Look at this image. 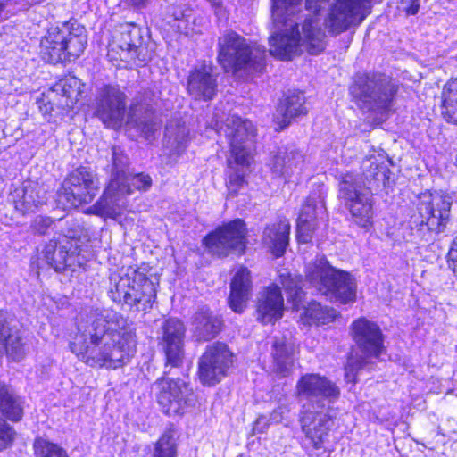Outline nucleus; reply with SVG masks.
Here are the masks:
<instances>
[{"label":"nucleus","instance_id":"obj_1","mask_svg":"<svg viewBox=\"0 0 457 457\" xmlns=\"http://www.w3.org/2000/svg\"><path fill=\"white\" fill-rule=\"evenodd\" d=\"M373 0H271V18L278 30L270 37V53L291 60L303 47L311 54L325 49L320 12L329 6L326 29L337 36L360 25L371 12Z\"/></svg>","mask_w":457,"mask_h":457},{"label":"nucleus","instance_id":"obj_2","mask_svg":"<svg viewBox=\"0 0 457 457\" xmlns=\"http://www.w3.org/2000/svg\"><path fill=\"white\" fill-rule=\"evenodd\" d=\"M71 350L90 367L118 369L137 352L134 327L122 314L109 308H90L80 314Z\"/></svg>","mask_w":457,"mask_h":457},{"label":"nucleus","instance_id":"obj_3","mask_svg":"<svg viewBox=\"0 0 457 457\" xmlns=\"http://www.w3.org/2000/svg\"><path fill=\"white\" fill-rule=\"evenodd\" d=\"M362 175L346 173L339 181V197L345 201L353 221L367 228L372 224V195L388 182L390 170L381 154L372 155L362 162Z\"/></svg>","mask_w":457,"mask_h":457},{"label":"nucleus","instance_id":"obj_4","mask_svg":"<svg viewBox=\"0 0 457 457\" xmlns=\"http://www.w3.org/2000/svg\"><path fill=\"white\" fill-rule=\"evenodd\" d=\"M221 131L230 151L227 160V187L229 195H236L243 187L246 170L253 160L256 129L249 120L233 115L226 120Z\"/></svg>","mask_w":457,"mask_h":457},{"label":"nucleus","instance_id":"obj_5","mask_svg":"<svg viewBox=\"0 0 457 457\" xmlns=\"http://www.w3.org/2000/svg\"><path fill=\"white\" fill-rule=\"evenodd\" d=\"M158 286L156 276L148 277L142 270L129 267L123 274L110 276L108 295L131 312H146L155 302Z\"/></svg>","mask_w":457,"mask_h":457},{"label":"nucleus","instance_id":"obj_6","mask_svg":"<svg viewBox=\"0 0 457 457\" xmlns=\"http://www.w3.org/2000/svg\"><path fill=\"white\" fill-rule=\"evenodd\" d=\"M264 46L251 42L232 29L218 38L219 64L225 72H261L265 67Z\"/></svg>","mask_w":457,"mask_h":457},{"label":"nucleus","instance_id":"obj_7","mask_svg":"<svg viewBox=\"0 0 457 457\" xmlns=\"http://www.w3.org/2000/svg\"><path fill=\"white\" fill-rule=\"evenodd\" d=\"M87 44L85 28L71 20L47 29L40 40L39 54L49 63L71 62L83 54Z\"/></svg>","mask_w":457,"mask_h":457},{"label":"nucleus","instance_id":"obj_8","mask_svg":"<svg viewBox=\"0 0 457 457\" xmlns=\"http://www.w3.org/2000/svg\"><path fill=\"white\" fill-rule=\"evenodd\" d=\"M306 279L321 295L340 303L355 300L353 278L340 270L332 267L326 257H317L306 268Z\"/></svg>","mask_w":457,"mask_h":457},{"label":"nucleus","instance_id":"obj_9","mask_svg":"<svg viewBox=\"0 0 457 457\" xmlns=\"http://www.w3.org/2000/svg\"><path fill=\"white\" fill-rule=\"evenodd\" d=\"M397 91L398 85L380 72L359 74L350 87L361 109L381 114L391 110Z\"/></svg>","mask_w":457,"mask_h":457},{"label":"nucleus","instance_id":"obj_10","mask_svg":"<svg viewBox=\"0 0 457 457\" xmlns=\"http://www.w3.org/2000/svg\"><path fill=\"white\" fill-rule=\"evenodd\" d=\"M107 56L118 67L145 66L153 57V51L144 37L143 29L134 23L120 26L118 34L109 44Z\"/></svg>","mask_w":457,"mask_h":457},{"label":"nucleus","instance_id":"obj_11","mask_svg":"<svg viewBox=\"0 0 457 457\" xmlns=\"http://www.w3.org/2000/svg\"><path fill=\"white\" fill-rule=\"evenodd\" d=\"M353 338L363 354L351 353L345 367V380L355 383L359 370L368 364L367 358H378L385 352L384 335L379 326L366 318H360L352 324Z\"/></svg>","mask_w":457,"mask_h":457},{"label":"nucleus","instance_id":"obj_12","mask_svg":"<svg viewBox=\"0 0 457 457\" xmlns=\"http://www.w3.org/2000/svg\"><path fill=\"white\" fill-rule=\"evenodd\" d=\"M156 398L167 415H183L196 403V395L187 382L163 376L154 382Z\"/></svg>","mask_w":457,"mask_h":457},{"label":"nucleus","instance_id":"obj_13","mask_svg":"<svg viewBox=\"0 0 457 457\" xmlns=\"http://www.w3.org/2000/svg\"><path fill=\"white\" fill-rule=\"evenodd\" d=\"M100 189L96 175L87 167L71 171L58 190V202L72 208L91 203Z\"/></svg>","mask_w":457,"mask_h":457},{"label":"nucleus","instance_id":"obj_14","mask_svg":"<svg viewBox=\"0 0 457 457\" xmlns=\"http://www.w3.org/2000/svg\"><path fill=\"white\" fill-rule=\"evenodd\" d=\"M295 392L300 400L307 402L302 407L321 410H332L331 406L341 395L334 381L318 373L303 375L296 383Z\"/></svg>","mask_w":457,"mask_h":457},{"label":"nucleus","instance_id":"obj_15","mask_svg":"<svg viewBox=\"0 0 457 457\" xmlns=\"http://www.w3.org/2000/svg\"><path fill=\"white\" fill-rule=\"evenodd\" d=\"M452 204V196L443 192H426L419 197L415 212L431 236L445 232L450 221Z\"/></svg>","mask_w":457,"mask_h":457},{"label":"nucleus","instance_id":"obj_16","mask_svg":"<svg viewBox=\"0 0 457 457\" xmlns=\"http://www.w3.org/2000/svg\"><path fill=\"white\" fill-rule=\"evenodd\" d=\"M204 243L211 253L219 257L227 256L232 251L243 253L246 245L245 223L241 219L224 223L209 233Z\"/></svg>","mask_w":457,"mask_h":457},{"label":"nucleus","instance_id":"obj_17","mask_svg":"<svg viewBox=\"0 0 457 457\" xmlns=\"http://www.w3.org/2000/svg\"><path fill=\"white\" fill-rule=\"evenodd\" d=\"M233 363V353L221 342L209 345L198 361V375L203 385L214 386L228 374Z\"/></svg>","mask_w":457,"mask_h":457},{"label":"nucleus","instance_id":"obj_18","mask_svg":"<svg viewBox=\"0 0 457 457\" xmlns=\"http://www.w3.org/2000/svg\"><path fill=\"white\" fill-rule=\"evenodd\" d=\"M94 114L106 127L119 128L125 115L126 95L119 86L103 85L95 98Z\"/></svg>","mask_w":457,"mask_h":457},{"label":"nucleus","instance_id":"obj_19","mask_svg":"<svg viewBox=\"0 0 457 457\" xmlns=\"http://www.w3.org/2000/svg\"><path fill=\"white\" fill-rule=\"evenodd\" d=\"M332 410L302 407L299 422L302 431L315 449H320L328 437L332 427Z\"/></svg>","mask_w":457,"mask_h":457},{"label":"nucleus","instance_id":"obj_20","mask_svg":"<svg viewBox=\"0 0 457 457\" xmlns=\"http://www.w3.org/2000/svg\"><path fill=\"white\" fill-rule=\"evenodd\" d=\"M184 324L178 319L170 318L162 327L159 345L166 357V365L179 367L184 359Z\"/></svg>","mask_w":457,"mask_h":457},{"label":"nucleus","instance_id":"obj_21","mask_svg":"<svg viewBox=\"0 0 457 457\" xmlns=\"http://www.w3.org/2000/svg\"><path fill=\"white\" fill-rule=\"evenodd\" d=\"M132 194L129 185L110 181L101 198L92 206L94 213L116 219L127 209L126 196Z\"/></svg>","mask_w":457,"mask_h":457},{"label":"nucleus","instance_id":"obj_22","mask_svg":"<svg viewBox=\"0 0 457 457\" xmlns=\"http://www.w3.org/2000/svg\"><path fill=\"white\" fill-rule=\"evenodd\" d=\"M167 22L176 32L190 37L201 33L204 19L196 15L189 4L176 3L168 8Z\"/></svg>","mask_w":457,"mask_h":457},{"label":"nucleus","instance_id":"obj_23","mask_svg":"<svg viewBox=\"0 0 457 457\" xmlns=\"http://www.w3.org/2000/svg\"><path fill=\"white\" fill-rule=\"evenodd\" d=\"M258 320L262 324L274 323L283 316L284 298L280 287L271 284L263 287L257 296Z\"/></svg>","mask_w":457,"mask_h":457},{"label":"nucleus","instance_id":"obj_24","mask_svg":"<svg viewBox=\"0 0 457 457\" xmlns=\"http://www.w3.org/2000/svg\"><path fill=\"white\" fill-rule=\"evenodd\" d=\"M42 254L46 262L56 271H62L67 266L75 264L82 266L86 262L84 254H78V248L62 244L55 238L45 245Z\"/></svg>","mask_w":457,"mask_h":457},{"label":"nucleus","instance_id":"obj_25","mask_svg":"<svg viewBox=\"0 0 457 457\" xmlns=\"http://www.w3.org/2000/svg\"><path fill=\"white\" fill-rule=\"evenodd\" d=\"M82 83L76 77H68L56 82L48 93V104L54 108L69 112L82 94Z\"/></svg>","mask_w":457,"mask_h":457},{"label":"nucleus","instance_id":"obj_26","mask_svg":"<svg viewBox=\"0 0 457 457\" xmlns=\"http://www.w3.org/2000/svg\"><path fill=\"white\" fill-rule=\"evenodd\" d=\"M0 345L4 348L7 359L14 362L21 361L29 350L24 333L16 326L4 322L1 319Z\"/></svg>","mask_w":457,"mask_h":457},{"label":"nucleus","instance_id":"obj_27","mask_svg":"<svg viewBox=\"0 0 457 457\" xmlns=\"http://www.w3.org/2000/svg\"><path fill=\"white\" fill-rule=\"evenodd\" d=\"M211 64L203 63L191 71L187 90L195 99L211 100L217 92V80Z\"/></svg>","mask_w":457,"mask_h":457},{"label":"nucleus","instance_id":"obj_28","mask_svg":"<svg viewBox=\"0 0 457 457\" xmlns=\"http://www.w3.org/2000/svg\"><path fill=\"white\" fill-rule=\"evenodd\" d=\"M303 162L304 156L300 151L294 146H287L278 148L269 165L274 176L287 179L302 171Z\"/></svg>","mask_w":457,"mask_h":457},{"label":"nucleus","instance_id":"obj_29","mask_svg":"<svg viewBox=\"0 0 457 457\" xmlns=\"http://www.w3.org/2000/svg\"><path fill=\"white\" fill-rule=\"evenodd\" d=\"M252 287L249 270L243 266L238 267L231 279L228 297L229 306L235 312L241 313L244 312L251 295Z\"/></svg>","mask_w":457,"mask_h":457},{"label":"nucleus","instance_id":"obj_30","mask_svg":"<svg viewBox=\"0 0 457 457\" xmlns=\"http://www.w3.org/2000/svg\"><path fill=\"white\" fill-rule=\"evenodd\" d=\"M304 103L305 96L303 92L288 91L285 95L277 107L275 116L280 129L288 126L294 119L307 113Z\"/></svg>","mask_w":457,"mask_h":457},{"label":"nucleus","instance_id":"obj_31","mask_svg":"<svg viewBox=\"0 0 457 457\" xmlns=\"http://www.w3.org/2000/svg\"><path fill=\"white\" fill-rule=\"evenodd\" d=\"M290 223L287 219L268 225L262 234V243L270 250L272 254L281 257L289 242Z\"/></svg>","mask_w":457,"mask_h":457},{"label":"nucleus","instance_id":"obj_32","mask_svg":"<svg viewBox=\"0 0 457 457\" xmlns=\"http://www.w3.org/2000/svg\"><path fill=\"white\" fill-rule=\"evenodd\" d=\"M24 401L13 388L0 380V412L7 420L17 422L23 416Z\"/></svg>","mask_w":457,"mask_h":457},{"label":"nucleus","instance_id":"obj_33","mask_svg":"<svg viewBox=\"0 0 457 457\" xmlns=\"http://www.w3.org/2000/svg\"><path fill=\"white\" fill-rule=\"evenodd\" d=\"M193 327L198 340L208 341L220 331L221 320L213 316L207 307H202L195 314Z\"/></svg>","mask_w":457,"mask_h":457},{"label":"nucleus","instance_id":"obj_34","mask_svg":"<svg viewBox=\"0 0 457 457\" xmlns=\"http://www.w3.org/2000/svg\"><path fill=\"white\" fill-rule=\"evenodd\" d=\"M399 237L407 243L419 244L422 241H429L432 236L423 224V220L416 212L410 217L408 221L403 222L398 229Z\"/></svg>","mask_w":457,"mask_h":457},{"label":"nucleus","instance_id":"obj_35","mask_svg":"<svg viewBox=\"0 0 457 457\" xmlns=\"http://www.w3.org/2000/svg\"><path fill=\"white\" fill-rule=\"evenodd\" d=\"M166 147L170 154L176 157L185 152L189 142V129L183 123L174 125L172 122L166 126Z\"/></svg>","mask_w":457,"mask_h":457},{"label":"nucleus","instance_id":"obj_36","mask_svg":"<svg viewBox=\"0 0 457 457\" xmlns=\"http://www.w3.org/2000/svg\"><path fill=\"white\" fill-rule=\"evenodd\" d=\"M13 200L14 208L22 215L35 212L41 205L45 204L46 199L39 189L35 187H25L21 191H15Z\"/></svg>","mask_w":457,"mask_h":457},{"label":"nucleus","instance_id":"obj_37","mask_svg":"<svg viewBox=\"0 0 457 457\" xmlns=\"http://www.w3.org/2000/svg\"><path fill=\"white\" fill-rule=\"evenodd\" d=\"M272 348L274 369L277 373L286 377L293 365V345L285 337H275Z\"/></svg>","mask_w":457,"mask_h":457},{"label":"nucleus","instance_id":"obj_38","mask_svg":"<svg viewBox=\"0 0 457 457\" xmlns=\"http://www.w3.org/2000/svg\"><path fill=\"white\" fill-rule=\"evenodd\" d=\"M443 114L446 121L457 125V77L443 88Z\"/></svg>","mask_w":457,"mask_h":457},{"label":"nucleus","instance_id":"obj_39","mask_svg":"<svg viewBox=\"0 0 457 457\" xmlns=\"http://www.w3.org/2000/svg\"><path fill=\"white\" fill-rule=\"evenodd\" d=\"M84 228L80 222L77 220L71 219L66 220V228L62 233L56 238L62 244L67 245H72V247L78 248V254H83V245L85 240L82 238Z\"/></svg>","mask_w":457,"mask_h":457},{"label":"nucleus","instance_id":"obj_40","mask_svg":"<svg viewBox=\"0 0 457 457\" xmlns=\"http://www.w3.org/2000/svg\"><path fill=\"white\" fill-rule=\"evenodd\" d=\"M173 428H167L155 442L152 457H178V444Z\"/></svg>","mask_w":457,"mask_h":457},{"label":"nucleus","instance_id":"obj_41","mask_svg":"<svg viewBox=\"0 0 457 457\" xmlns=\"http://www.w3.org/2000/svg\"><path fill=\"white\" fill-rule=\"evenodd\" d=\"M128 167L129 157L120 147H112L110 181L115 180L118 183H121L120 181L129 174Z\"/></svg>","mask_w":457,"mask_h":457},{"label":"nucleus","instance_id":"obj_42","mask_svg":"<svg viewBox=\"0 0 457 457\" xmlns=\"http://www.w3.org/2000/svg\"><path fill=\"white\" fill-rule=\"evenodd\" d=\"M281 284L288 295V299L297 305L302 301L303 280L300 276L291 273L280 274Z\"/></svg>","mask_w":457,"mask_h":457},{"label":"nucleus","instance_id":"obj_43","mask_svg":"<svg viewBox=\"0 0 457 457\" xmlns=\"http://www.w3.org/2000/svg\"><path fill=\"white\" fill-rule=\"evenodd\" d=\"M306 315L318 324H327L333 321L337 317V311L333 308L322 306L320 303L312 302L305 311Z\"/></svg>","mask_w":457,"mask_h":457},{"label":"nucleus","instance_id":"obj_44","mask_svg":"<svg viewBox=\"0 0 457 457\" xmlns=\"http://www.w3.org/2000/svg\"><path fill=\"white\" fill-rule=\"evenodd\" d=\"M34 448L37 457H69L62 447L42 438L35 441Z\"/></svg>","mask_w":457,"mask_h":457},{"label":"nucleus","instance_id":"obj_45","mask_svg":"<svg viewBox=\"0 0 457 457\" xmlns=\"http://www.w3.org/2000/svg\"><path fill=\"white\" fill-rule=\"evenodd\" d=\"M316 229V220H308L307 217H298L297 220V240L299 243H309Z\"/></svg>","mask_w":457,"mask_h":457},{"label":"nucleus","instance_id":"obj_46","mask_svg":"<svg viewBox=\"0 0 457 457\" xmlns=\"http://www.w3.org/2000/svg\"><path fill=\"white\" fill-rule=\"evenodd\" d=\"M120 182L129 185L132 192L134 189L147 190L152 185V179L145 173L130 174L129 173Z\"/></svg>","mask_w":457,"mask_h":457},{"label":"nucleus","instance_id":"obj_47","mask_svg":"<svg viewBox=\"0 0 457 457\" xmlns=\"http://www.w3.org/2000/svg\"><path fill=\"white\" fill-rule=\"evenodd\" d=\"M15 431L12 426L0 418V451L7 448L12 443Z\"/></svg>","mask_w":457,"mask_h":457},{"label":"nucleus","instance_id":"obj_48","mask_svg":"<svg viewBox=\"0 0 457 457\" xmlns=\"http://www.w3.org/2000/svg\"><path fill=\"white\" fill-rule=\"evenodd\" d=\"M323 204L317 205L312 198H308L303 205L299 217H307L308 220H316L318 212H323Z\"/></svg>","mask_w":457,"mask_h":457},{"label":"nucleus","instance_id":"obj_49","mask_svg":"<svg viewBox=\"0 0 457 457\" xmlns=\"http://www.w3.org/2000/svg\"><path fill=\"white\" fill-rule=\"evenodd\" d=\"M138 129L148 139L155 131L161 128V123L155 117H145L137 123Z\"/></svg>","mask_w":457,"mask_h":457},{"label":"nucleus","instance_id":"obj_50","mask_svg":"<svg viewBox=\"0 0 457 457\" xmlns=\"http://www.w3.org/2000/svg\"><path fill=\"white\" fill-rule=\"evenodd\" d=\"M54 224V220L46 216H37L31 225L34 232L45 235Z\"/></svg>","mask_w":457,"mask_h":457},{"label":"nucleus","instance_id":"obj_51","mask_svg":"<svg viewBox=\"0 0 457 457\" xmlns=\"http://www.w3.org/2000/svg\"><path fill=\"white\" fill-rule=\"evenodd\" d=\"M447 262L450 270L457 278V236L453 240L448 251Z\"/></svg>","mask_w":457,"mask_h":457},{"label":"nucleus","instance_id":"obj_52","mask_svg":"<svg viewBox=\"0 0 457 457\" xmlns=\"http://www.w3.org/2000/svg\"><path fill=\"white\" fill-rule=\"evenodd\" d=\"M270 422V418L268 419L264 415H260L253 423V432L254 434L264 433L269 428Z\"/></svg>","mask_w":457,"mask_h":457},{"label":"nucleus","instance_id":"obj_53","mask_svg":"<svg viewBox=\"0 0 457 457\" xmlns=\"http://www.w3.org/2000/svg\"><path fill=\"white\" fill-rule=\"evenodd\" d=\"M289 409L286 405H280L270 413V420L274 423L281 422L287 414H288Z\"/></svg>","mask_w":457,"mask_h":457},{"label":"nucleus","instance_id":"obj_54","mask_svg":"<svg viewBox=\"0 0 457 457\" xmlns=\"http://www.w3.org/2000/svg\"><path fill=\"white\" fill-rule=\"evenodd\" d=\"M404 9L408 15H415L420 10V0H409V4Z\"/></svg>","mask_w":457,"mask_h":457},{"label":"nucleus","instance_id":"obj_55","mask_svg":"<svg viewBox=\"0 0 457 457\" xmlns=\"http://www.w3.org/2000/svg\"><path fill=\"white\" fill-rule=\"evenodd\" d=\"M212 7L213 8L214 10V13L217 15V16H222L223 13H224V9H223V5H222V1L221 0H207Z\"/></svg>","mask_w":457,"mask_h":457},{"label":"nucleus","instance_id":"obj_56","mask_svg":"<svg viewBox=\"0 0 457 457\" xmlns=\"http://www.w3.org/2000/svg\"><path fill=\"white\" fill-rule=\"evenodd\" d=\"M151 0H127V2L137 9L145 8Z\"/></svg>","mask_w":457,"mask_h":457},{"label":"nucleus","instance_id":"obj_57","mask_svg":"<svg viewBox=\"0 0 457 457\" xmlns=\"http://www.w3.org/2000/svg\"><path fill=\"white\" fill-rule=\"evenodd\" d=\"M49 105H51V104H49ZM39 109L41 110V112H44V109H43V107H42V106H39ZM48 111H49V112H52L53 110H51V106H49V108H48V107L46 105L45 112H47Z\"/></svg>","mask_w":457,"mask_h":457},{"label":"nucleus","instance_id":"obj_58","mask_svg":"<svg viewBox=\"0 0 457 457\" xmlns=\"http://www.w3.org/2000/svg\"><path fill=\"white\" fill-rule=\"evenodd\" d=\"M49 105H51V104H49ZM39 109L41 110V112H44V109H43V107H42V106H39ZM48 111H49V112H52L53 110H51V106H49V108H48V107L46 105L45 112H47Z\"/></svg>","mask_w":457,"mask_h":457},{"label":"nucleus","instance_id":"obj_59","mask_svg":"<svg viewBox=\"0 0 457 457\" xmlns=\"http://www.w3.org/2000/svg\"><path fill=\"white\" fill-rule=\"evenodd\" d=\"M49 105H51V104H49ZM39 109L41 110V112H44V109H43V107H42V106H39ZM48 111H49V112H52L53 110H51V106H49V108H48V107L46 105L45 112H47Z\"/></svg>","mask_w":457,"mask_h":457}]
</instances>
